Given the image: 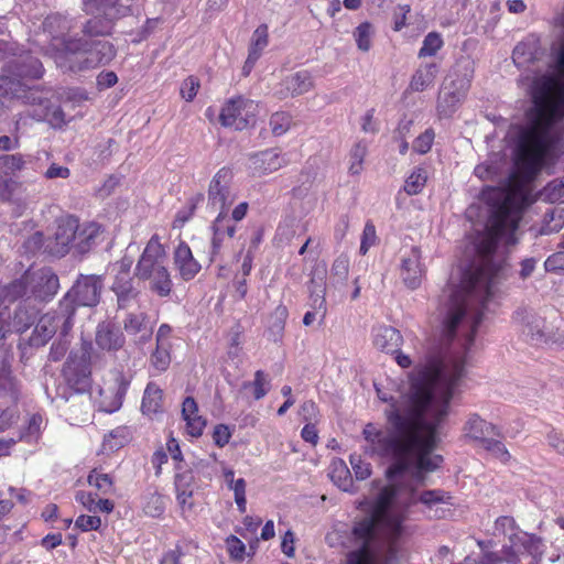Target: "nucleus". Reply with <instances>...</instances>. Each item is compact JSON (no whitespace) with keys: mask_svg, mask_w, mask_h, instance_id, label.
Wrapping results in <instances>:
<instances>
[{"mask_svg":"<svg viewBox=\"0 0 564 564\" xmlns=\"http://www.w3.org/2000/svg\"><path fill=\"white\" fill-rule=\"evenodd\" d=\"M20 411L18 404L0 403V433L18 424Z\"/></svg>","mask_w":564,"mask_h":564,"instance_id":"49","label":"nucleus"},{"mask_svg":"<svg viewBox=\"0 0 564 564\" xmlns=\"http://www.w3.org/2000/svg\"><path fill=\"white\" fill-rule=\"evenodd\" d=\"M512 61L525 72L520 82L531 100L524 124L508 133L514 145L513 167L503 180L520 185L532 181L564 141V43L554 59L530 35L514 47Z\"/></svg>","mask_w":564,"mask_h":564,"instance_id":"2","label":"nucleus"},{"mask_svg":"<svg viewBox=\"0 0 564 564\" xmlns=\"http://www.w3.org/2000/svg\"><path fill=\"white\" fill-rule=\"evenodd\" d=\"M77 229V217L67 215L57 220L53 238L45 248L46 253L54 257H64L73 250L74 238Z\"/></svg>","mask_w":564,"mask_h":564,"instance_id":"16","label":"nucleus"},{"mask_svg":"<svg viewBox=\"0 0 564 564\" xmlns=\"http://www.w3.org/2000/svg\"><path fill=\"white\" fill-rule=\"evenodd\" d=\"M420 502L427 508L429 518H440L438 508L433 510L438 503L445 502V492L442 490H425L420 494L412 492L409 505Z\"/></svg>","mask_w":564,"mask_h":564,"instance_id":"34","label":"nucleus"},{"mask_svg":"<svg viewBox=\"0 0 564 564\" xmlns=\"http://www.w3.org/2000/svg\"><path fill=\"white\" fill-rule=\"evenodd\" d=\"M398 489L393 485L386 486L379 492L373 510L369 517L355 523L351 530L352 550L346 555V564H377L375 549L383 538L390 550L406 533L403 522L404 510L393 507Z\"/></svg>","mask_w":564,"mask_h":564,"instance_id":"4","label":"nucleus"},{"mask_svg":"<svg viewBox=\"0 0 564 564\" xmlns=\"http://www.w3.org/2000/svg\"><path fill=\"white\" fill-rule=\"evenodd\" d=\"M123 329L131 336H139L137 345L149 341L152 337V328L148 323V315L144 312H129L122 319Z\"/></svg>","mask_w":564,"mask_h":564,"instance_id":"28","label":"nucleus"},{"mask_svg":"<svg viewBox=\"0 0 564 564\" xmlns=\"http://www.w3.org/2000/svg\"><path fill=\"white\" fill-rule=\"evenodd\" d=\"M482 447L491 453L496 458L500 459L502 463H507L510 460L511 456L506 448L505 444L492 437H488L485 442L481 443Z\"/></svg>","mask_w":564,"mask_h":564,"instance_id":"60","label":"nucleus"},{"mask_svg":"<svg viewBox=\"0 0 564 564\" xmlns=\"http://www.w3.org/2000/svg\"><path fill=\"white\" fill-rule=\"evenodd\" d=\"M3 295L9 301H17L19 299H31L28 270L19 279L12 281L4 288Z\"/></svg>","mask_w":564,"mask_h":564,"instance_id":"42","label":"nucleus"},{"mask_svg":"<svg viewBox=\"0 0 564 564\" xmlns=\"http://www.w3.org/2000/svg\"><path fill=\"white\" fill-rule=\"evenodd\" d=\"M43 34L47 37L46 54H51L65 43H68V32L72 30V20L61 13H52L43 21Z\"/></svg>","mask_w":564,"mask_h":564,"instance_id":"19","label":"nucleus"},{"mask_svg":"<svg viewBox=\"0 0 564 564\" xmlns=\"http://www.w3.org/2000/svg\"><path fill=\"white\" fill-rule=\"evenodd\" d=\"M349 462L351 464L355 477L357 480H365L371 475V465L370 463L365 462L361 456L357 454H351L349 457Z\"/></svg>","mask_w":564,"mask_h":564,"instance_id":"62","label":"nucleus"},{"mask_svg":"<svg viewBox=\"0 0 564 564\" xmlns=\"http://www.w3.org/2000/svg\"><path fill=\"white\" fill-rule=\"evenodd\" d=\"M72 327L73 321L58 307L57 311L48 312L40 317L31 336L26 340H29L31 347L40 348L57 332L61 334L69 333Z\"/></svg>","mask_w":564,"mask_h":564,"instance_id":"12","label":"nucleus"},{"mask_svg":"<svg viewBox=\"0 0 564 564\" xmlns=\"http://www.w3.org/2000/svg\"><path fill=\"white\" fill-rule=\"evenodd\" d=\"M41 61L23 54L9 62L7 74L0 75V96L19 97L24 91L23 79H37L43 75Z\"/></svg>","mask_w":564,"mask_h":564,"instance_id":"7","label":"nucleus"},{"mask_svg":"<svg viewBox=\"0 0 564 564\" xmlns=\"http://www.w3.org/2000/svg\"><path fill=\"white\" fill-rule=\"evenodd\" d=\"M368 145L364 141L357 142L350 150L349 173L359 175L362 171L364 159L367 154Z\"/></svg>","mask_w":564,"mask_h":564,"instance_id":"52","label":"nucleus"},{"mask_svg":"<svg viewBox=\"0 0 564 564\" xmlns=\"http://www.w3.org/2000/svg\"><path fill=\"white\" fill-rule=\"evenodd\" d=\"M422 252L419 247H411L404 251L401 258V278L403 283L411 290L417 289L425 274V267L422 263Z\"/></svg>","mask_w":564,"mask_h":564,"instance_id":"20","label":"nucleus"},{"mask_svg":"<svg viewBox=\"0 0 564 564\" xmlns=\"http://www.w3.org/2000/svg\"><path fill=\"white\" fill-rule=\"evenodd\" d=\"M373 345L381 351L384 352H398L402 345V335L401 333L388 325H380L373 328Z\"/></svg>","mask_w":564,"mask_h":564,"instance_id":"29","label":"nucleus"},{"mask_svg":"<svg viewBox=\"0 0 564 564\" xmlns=\"http://www.w3.org/2000/svg\"><path fill=\"white\" fill-rule=\"evenodd\" d=\"M427 173L424 167H415L404 183V191L408 195L421 193L426 184Z\"/></svg>","mask_w":564,"mask_h":564,"instance_id":"47","label":"nucleus"},{"mask_svg":"<svg viewBox=\"0 0 564 564\" xmlns=\"http://www.w3.org/2000/svg\"><path fill=\"white\" fill-rule=\"evenodd\" d=\"M523 333L534 345H543L553 341L552 335L546 332L545 321L536 315H528Z\"/></svg>","mask_w":564,"mask_h":564,"instance_id":"33","label":"nucleus"},{"mask_svg":"<svg viewBox=\"0 0 564 564\" xmlns=\"http://www.w3.org/2000/svg\"><path fill=\"white\" fill-rule=\"evenodd\" d=\"M104 234L102 227L95 221L80 224L77 219V229L73 243V251L77 254H86L95 248Z\"/></svg>","mask_w":564,"mask_h":564,"instance_id":"23","label":"nucleus"},{"mask_svg":"<svg viewBox=\"0 0 564 564\" xmlns=\"http://www.w3.org/2000/svg\"><path fill=\"white\" fill-rule=\"evenodd\" d=\"M435 133L432 129H426L413 142V150L420 154L427 153L433 144Z\"/></svg>","mask_w":564,"mask_h":564,"instance_id":"64","label":"nucleus"},{"mask_svg":"<svg viewBox=\"0 0 564 564\" xmlns=\"http://www.w3.org/2000/svg\"><path fill=\"white\" fill-rule=\"evenodd\" d=\"M314 87V80L310 72L299 70L293 73L279 84L274 95L279 99H285L288 97H296L308 93Z\"/></svg>","mask_w":564,"mask_h":564,"instance_id":"22","label":"nucleus"},{"mask_svg":"<svg viewBox=\"0 0 564 564\" xmlns=\"http://www.w3.org/2000/svg\"><path fill=\"white\" fill-rule=\"evenodd\" d=\"M44 419L40 413L32 414L26 423V426L20 432L18 441H25L28 443L34 442L39 438Z\"/></svg>","mask_w":564,"mask_h":564,"instance_id":"48","label":"nucleus"},{"mask_svg":"<svg viewBox=\"0 0 564 564\" xmlns=\"http://www.w3.org/2000/svg\"><path fill=\"white\" fill-rule=\"evenodd\" d=\"M465 357L429 356L411 375L409 391L386 410L384 429L368 423L362 435L366 453L387 460L392 480L410 468L421 479L423 471H434L443 462L431 455L438 442V427L449 412L451 400L460 392L466 376Z\"/></svg>","mask_w":564,"mask_h":564,"instance_id":"1","label":"nucleus"},{"mask_svg":"<svg viewBox=\"0 0 564 564\" xmlns=\"http://www.w3.org/2000/svg\"><path fill=\"white\" fill-rule=\"evenodd\" d=\"M234 173L229 167H221L213 176L208 186V205L215 210H228L236 200L232 188Z\"/></svg>","mask_w":564,"mask_h":564,"instance_id":"13","label":"nucleus"},{"mask_svg":"<svg viewBox=\"0 0 564 564\" xmlns=\"http://www.w3.org/2000/svg\"><path fill=\"white\" fill-rule=\"evenodd\" d=\"M270 382L267 380L262 370H257L253 381H245L241 386L242 389H253V397L256 400L262 399L269 391Z\"/></svg>","mask_w":564,"mask_h":564,"instance_id":"54","label":"nucleus"},{"mask_svg":"<svg viewBox=\"0 0 564 564\" xmlns=\"http://www.w3.org/2000/svg\"><path fill=\"white\" fill-rule=\"evenodd\" d=\"M372 26L368 22L359 24L355 32L354 37L357 46L362 52H368L371 47Z\"/></svg>","mask_w":564,"mask_h":564,"instance_id":"58","label":"nucleus"},{"mask_svg":"<svg viewBox=\"0 0 564 564\" xmlns=\"http://www.w3.org/2000/svg\"><path fill=\"white\" fill-rule=\"evenodd\" d=\"M132 263L131 258L123 257L111 265V272L115 274L111 291L116 295L118 310L126 311L139 305L141 292L134 286L130 274Z\"/></svg>","mask_w":564,"mask_h":564,"instance_id":"10","label":"nucleus"},{"mask_svg":"<svg viewBox=\"0 0 564 564\" xmlns=\"http://www.w3.org/2000/svg\"><path fill=\"white\" fill-rule=\"evenodd\" d=\"M198 406L194 398L186 397L182 404V416L186 421V427L189 435L198 437L203 434L206 421L197 414Z\"/></svg>","mask_w":564,"mask_h":564,"instance_id":"31","label":"nucleus"},{"mask_svg":"<svg viewBox=\"0 0 564 564\" xmlns=\"http://www.w3.org/2000/svg\"><path fill=\"white\" fill-rule=\"evenodd\" d=\"M30 283V297L39 301H50L59 289V280L55 272L44 267L37 270H28Z\"/></svg>","mask_w":564,"mask_h":564,"instance_id":"17","label":"nucleus"},{"mask_svg":"<svg viewBox=\"0 0 564 564\" xmlns=\"http://www.w3.org/2000/svg\"><path fill=\"white\" fill-rule=\"evenodd\" d=\"M111 18L94 17L89 19L84 28L83 33L88 36H105L111 32Z\"/></svg>","mask_w":564,"mask_h":564,"instance_id":"45","label":"nucleus"},{"mask_svg":"<svg viewBox=\"0 0 564 564\" xmlns=\"http://www.w3.org/2000/svg\"><path fill=\"white\" fill-rule=\"evenodd\" d=\"M252 100L240 96L230 99L220 111V123L224 127L235 128L236 130H243L248 127V109L252 108Z\"/></svg>","mask_w":564,"mask_h":564,"instance_id":"21","label":"nucleus"},{"mask_svg":"<svg viewBox=\"0 0 564 564\" xmlns=\"http://www.w3.org/2000/svg\"><path fill=\"white\" fill-rule=\"evenodd\" d=\"M495 195L498 203L491 208L486 230L474 241L477 260L460 271L458 283L452 278L438 299L437 318L442 336L446 341L462 336L460 345L465 354L474 345L488 301L511 271L505 259L494 256L497 245L499 241L514 245L521 220V208L514 204L509 192L498 189Z\"/></svg>","mask_w":564,"mask_h":564,"instance_id":"3","label":"nucleus"},{"mask_svg":"<svg viewBox=\"0 0 564 564\" xmlns=\"http://www.w3.org/2000/svg\"><path fill=\"white\" fill-rule=\"evenodd\" d=\"M88 43L82 39H69L68 43L51 53L56 65L64 72H83L91 68Z\"/></svg>","mask_w":564,"mask_h":564,"instance_id":"11","label":"nucleus"},{"mask_svg":"<svg viewBox=\"0 0 564 564\" xmlns=\"http://www.w3.org/2000/svg\"><path fill=\"white\" fill-rule=\"evenodd\" d=\"M268 26L265 24L259 25L252 34L249 55L259 58L268 45Z\"/></svg>","mask_w":564,"mask_h":564,"instance_id":"53","label":"nucleus"},{"mask_svg":"<svg viewBox=\"0 0 564 564\" xmlns=\"http://www.w3.org/2000/svg\"><path fill=\"white\" fill-rule=\"evenodd\" d=\"M163 405V390L158 387L155 383H148L143 399L141 409L143 413L147 414H155L162 411Z\"/></svg>","mask_w":564,"mask_h":564,"instance_id":"39","label":"nucleus"},{"mask_svg":"<svg viewBox=\"0 0 564 564\" xmlns=\"http://www.w3.org/2000/svg\"><path fill=\"white\" fill-rule=\"evenodd\" d=\"M130 381L121 371L111 372L99 389V409L107 413L118 411L123 402Z\"/></svg>","mask_w":564,"mask_h":564,"instance_id":"14","label":"nucleus"},{"mask_svg":"<svg viewBox=\"0 0 564 564\" xmlns=\"http://www.w3.org/2000/svg\"><path fill=\"white\" fill-rule=\"evenodd\" d=\"M119 0H83L84 10L88 14H101L108 18H116L118 10L116 6Z\"/></svg>","mask_w":564,"mask_h":564,"instance_id":"44","label":"nucleus"},{"mask_svg":"<svg viewBox=\"0 0 564 564\" xmlns=\"http://www.w3.org/2000/svg\"><path fill=\"white\" fill-rule=\"evenodd\" d=\"M36 311L24 304H19L14 310L10 308V322L14 333H24L35 322Z\"/></svg>","mask_w":564,"mask_h":564,"instance_id":"36","label":"nucleus"},{"mask_svg":"<svg viewBox=\"0 0 564 564\" xmlns=\"http://www.w3.org/2000/svg\"><path fill=\"white\" fill-rule=\"evenodd\" d=\"M91 351L93 345L82 340L79 347L74 348L64 365L63 376L67 386L78 394L88 392L91 386Z\"/></svg>","mask_w":564,"mask_h":564,"instance_id":"8","label":"nucleus"},{"mask_svg":"<svg viewBox=\"0 0 564 564\" xmlns=\"http://www.w3.org/2000/svg\"><path fill=\"white\" fill-rule=\"evenodd\" d=\"M349 273V260L345 256L335 259L330 269V284L333 286L345 285Z\"/></svg>","mask_w":564,"mask_h":564,"instance_id":"46","label":"nucleus"},{"mask_svg":"<svg viewBox=\"0 0 564 564\" xmlns=\"http://www.w3.org/2000/svg\"><path fill=\"white\" fill-rule=\"evenodd\" d=\"M543 194L551 202L562 200L564 198V175L550 182L544 187Z\"/></svg>","mask_w":564,"mask_h":564,"instance_id":"63","label":"nucleus"},{"mask_svg":"<svg viewBox=\"0 0 564 564\" xmlns=\"http://www.w3.org/2000/svg\"><path fill=\"white\" fill-rule=\"evenodd\" d=\"M249 162L250 169L253 171V173L259 175L275 172L280 170L284 164H286V160L276 149H269L252 154L249 159Z\"/></svg>","mask_w":564,"mask_h":564,"instance_id":"26","label":"nucleus"},{"mask_svg":"<svg viewBox=\"0 0 564 564\" xmlns=\"http://www.w3.org/2000/svg\"><path fill=\"white\" fill-rule=\"evenodd\" d=\"M564 226V208L553 207L545 212L543 224L540 229L541 235H551L558 232Z\"/></svg>","mask_w":564,"mask_h":564,"instance_id":"41","label":"nucleus"},{"mask_svg":"<svg viewBox=\"0 0 564 564\" xmlns=\"http://www.w3.org/2000/svg\"><path fill=\"white\" fill-rule=\"evenodd\" d=\"M438 73V65L434 62L422 64L412 76L410 88L413 91H423L434 83Z\"/></svg>","mask_w":564,"mask_h":564,"instance_id":"35","label":"nucleus"},{"mask_svg":"<svg viewBox=\"0 0 564 564\" xmlns=\"http://www.w3.org/2000/svg\"><path fill=\"white\" fill-rule=\"evenodd\" d=\"M69 345L70 340L68 338V333H58V337L53 341L51 346L48 359L52 361H59L62 358L65 357L69 348Z\"/></svg>","mask_w":564,"mask_h":564,"instance_id":"59","label":"nucleus"},{"mask_svg":"<svg viewBox=\"0 0 564 564\" xmlns=\"http://www.w3.org/2000/svg\"><path fill=\"white\" fill-rule=\"evenodd\" d=\"M91 68L109 64L116 56L115 46L106 40H96L87 46Z\"/></svg>","mask_w":564,"mask_h":564,"instance_id":"32","label":"nucleus"},{"mask_svg":"<svg viewBox=\"0 0 564 564\" xmlns=\"http://www.w3.org/2000/svg\"><path fill=\"white\" fill-rule=\"evenodd\" d=\"M43 156L50 159L51 153L42 150L37 151L34 155H23L21 153L0 155V185L6 184L11 175L24 170L28 164H34L35 171L42 170L40 161Z\"/></svg>","mask_w":564,"mask_h":564,"instance_id":"18","label":"nucleus"},{"mask_svg":"<svg viewBox=\"0 0 564 564\" xmlns=\"http://www.w3.org/2000/svg\"><path fill=\"white\" fill-rule=\"evenodd\" d=\"M95 343L101 350L117 351L123 347L126 337L117 324L105 321L96 328Z\"/></svg>","mask_w":564,"mask_h":564,"instance_id":"24","label":"nucleus"},{"mask_svg":"<svg viewBox=\"0 0 564 564\" xmlns=\"http://www.w3.org/2000/svg\"><path fill=\"white\" fill-rule=\"evenodd\" d=\"M465 436L477 442H485L489 436H501L500 430L480 417L477 413L468 416L464 425Z\"/></svg>","mask_w":564,"mask_h":564,"instance_id":"30","label":"nucleus"},{"mask_svg":"<svg viewBox=\"0 0 564 564\" xmlns=\"http://www.w3.org/2000/svg\"><path fill=\"white\" fill-rule=\"evenodd\" d=\"M32 117L37 120L47 121L53 128H61L65 124V113L59 106H52L48 100L43 104L41 101L40 108H35Z\"/></svg>","mask_w":564,"mask_h":564,"instance_id":"37","label":"nucleus"},{"mask_svg":"<svg viewBox=\"0 0 564 564\" xmlns=\"http://www.w3.org/2000/svg\"><path fill=\"white\" fill-rule=\"evenodd\" d=\"M101 290L102 279L100 275H80L59 301V310L73 321L76 306H96L99 303Z\"/></svg>","mask_w":564,"mask_h":564,"instance_id":"9","label":"nucleus"},{"mask_svg":"<svg viewBox=\"0 0 564 564\" xmlns=\"http://www.w3.org/2000/svg\"><path fill=\"white\" fill-rule=\"evenodd\" d=\"M170 348L171 345L156 344V348L150 358L151 367L156 373H161L169 368L171 364Z\"/></svg>","mask_w":564,"mask_h":564,"instance_id":"50","label":"nucleus"},{"mask_svg":"<svg viewBox=\"0 0 564 564\" xmlns=\"http://www.w3.org/2000/svg\"><path fill=\"white\" fill-rule=\"evenodd\" d=\"M292 119L289 113L279 111L271 116L270 127L274 135H282L291 127Z\"/></svg>","mask_w":564,"mask_h":564,"instance_id":"61","label":"nucleus"},{"mask_svg":"<svg viewBox=\"0 0 564 564\" xmlns=\"http://www.w3.org/2000/svg\"><path fill=\"white\" fill-rule=\"evenodd\" d=\"M506 165V162L501 156L496 154L492 159L478 164L475 167V175L480 180H496L500 178L502 174V166Z\"/></svg>","mask_w":564,"mask_h":564,"instance_id":"43","label":"nucleus"},{"mask_svg":"<svg viewBox=\"0 0 564 564\" xmlns=\"http://www.w3.org/2000/svg\"><path fill=\"white\" fill-rule=\"evenodd\" d=\"M329 477L344 491H352V477L346 463L336 458L330 464Z\"/></svg>","mask_w":564,"mask_h":564,"instance_id":"38","label":"nucleus"},{"mask_svg":"<svg viewBox=\"0 0 564 564\" xmlns=\"http://www.w3.org/2000/svg\"><path fill=\"white\" fill-rule=\"evenodd\" d=\"M511 554L508 555L507 561L510 564H518L517 553H528L533 557L540 556L543 553L542 540L534 534L520 532L510 536Z\"/></svg>","mask_w":564,"mask_h":564,"instance_id":"25","label":"nucleus"},{"mask_svg":"<svg viewBox=\"0 0 564 564\" xmlns=\"http://www.w3.org/2000/svg\"><path fill=\"white\" fill-rule=\"evenodd\" d=\"M218 216L213 223V234L232 238L236 232V225L229 218L228 210H218Z\"/></svg>","mask_w":564,"mask_h":564,"instance_id":"51","label":"nucleus"},{"mask_svg":"<svg viewBox=\"0 0 564 564\" xmlns=\"http://www.w3.org/2000/svg\"><path fill=\"white\" fill-rule=\"evenodd\" d=\"M173 259L181 278L185 281L194 279L200 271V264L193 257L189 246L184 241H181L175 248Z\"/></svg>","mask_w":564,"mask_h":564,"instance_id":"27","label":"nucleus"},{"mask_svg":"<svg viewBox=\"0 0 564 564\" xmlns=\"http://www.w3.org/2000/svg\"><path fill=\"white\" fill-rule=\"evenodd\" d=\"M286 317L288 308L284 305L276 306L272 314V322L269 328L274 341H278L282 337Z\"/></svg>","mask_w":564,"mask_h":564,"instance_id":"55","label":"nucleus"},{"mask_svg":"<svg viewBox=\"0 0 564 564\" xmlns=\"http://www.w3.org/2000/svg\"><path fill=\"white\" fill-rule=\"evenodd\" d=\"M12 360L9 354L0 358V403L19 404L24 398V384L14 373Z\"/></svg>","mask_w":564,"mask_h":564,"instance_id":"15","label":"nucleus"},{"mask_svg":"<svg viewBox=\"0 0 564 564\" xmlns=\"http://www.w3.org/2000/svg\"><path fill=\"white\" fill-rule=\"evenodd\" d=\"M134 275L140 281L149 282V290L161 297H166L173 289V281L167 269V254L159 235H153L141 253Z\"/></svg>","mask_w":564,"mask_h":564,"instance_id":"5","label":"nucleus"},{"mask_svg":"<svg viewBox=\"0 0 564 564\" xmlns=\"http://www.w3.org/2000/svg\"><path fill=\"white\" fill-rule=\"evenodd\" d=\"M443 46V39L437 32H430L423 40L422 47L420 48L419 56L426 57L433 56Z\"/></svg>","mask_w":564,"mask_h":564,"instance_id":"57","label":"nucleus"},{"mask_svg":"<svg viewBox=\"0 0 564 564\" xmlns=\"http://www.w3.org/2000/svg\"><path fill=\"white\" fill-rule=\"evenodd\" d=\"M87 481L104 495L111 494L113 490L111 477L108 474H100L96 469L89 473Z\"/></svg>","mask_w":564,"mask_h":564,"instance_id":"56","label":"nucleus"},{"mask_svg":"<svg viewBox=\"0 0 564 564\" xmlns=\"http://www.w3.org/2000/svg\"><path fill=\"white\" fill-rule=\"evenodd\" d=\"M474 72L475 62L471 58L463 56L456 62L452 74L454 78L448 84H444L438 94L440 115L449 117L455 112L470 88Z\"/></svg>","mask_w":564,"mask_h":564,"instance_id":"6","label":"nucleus"},{"mask_svg":"<svg viewBox=\"0 0 564 564\" xmlns=\"http://www.w3.org/2000/svg\"><path fill=\"white\" fill-rule=\"evenodd\" d=\"M325 278H326V270L323 269L321 271L318 290H311L310 301H308V305L312 308L311 311L319 312L321 322L324 321L326 313H327V304H326V299H325V294H326Z\"/></svg>","mask_w":564,"mask_h":564,"instance_id":"40","label":"nucleus"}]
</instances>
